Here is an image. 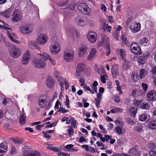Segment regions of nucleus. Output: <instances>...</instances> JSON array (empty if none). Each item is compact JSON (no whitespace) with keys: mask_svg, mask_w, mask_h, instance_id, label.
I'll return each instance as SVG.
<instances>
[{"mask_svg":"<svg viewBox=\"0 0 156 156\" xmlns=\"http://www.w3.org/2000/svg\"><path fill=\"white\" fill-rule=\"evenodd\" d=\"M44 57V53L43 55L41 53L38 54L37 56L33 60V65L36 68H44L46 65V63L45 61L43 59Z\"/></svg>","mask_w":156,"mask_h":156,"instance_id":"1","label":"nucleus"},{"mask_svg":"<svg viewBox=\"0 0 156 156\" xmlns=\"http://www.w3.org/2000/svg\"><path fill=\"white\" fill-rule=\"evenodd\" d=\"M31 150L27 146H25L22 151L23 156H41L40 154L37 151L31 152Z\"/></svg>","mask_w":156,"mask_h":156,"instance_id":"2","label":"nucleus"},{"mask_svg":"<svg viewBox=\"0 0 156 156\" xmlns=\"http://www.w3.org/2000/svg\"><path fill=\"white\" fill-rule=\"evenodd\" d=\"M77 8L81 12L84 14L89 15L90 14V9L87 4L85 3H80L77 6Z\"/></svg>","mask_w":156,"mask_h":156,"instance_id":"3","label":"nucleus"},{"mask_svg":"<svg viewBox=\"0 0 156 156\" xmlns=\"http://www.w3.org/2000/svg\"><path fill=\"white\" fill-rule=\"evenodd\" d=\"M74 51L73 50H66L63 56L64 59L67 62H70L74 57Z\"/></svg>","mask_w":156,"mask_h":156,"instance_id":"4","label":"nucleus"},{"mask_svg":"<svg viewBox=\"0 0 156 156\" xmlns=\"http://www.w3.org/2000/svg\"><path fill=\"white\" fill-rule=\"evenodd\" d=\"M47 148L53 151H56L58 152L57 154L59 156H69V154L62 152V150L59 148L54 146L51 144H49L47 147Z\"/></svg>","mask_w":156,"mask_h":156,"instance_id":"5","label":"nucleus"},{"mask_svg":"<svg viewBox=\"0 0 156 156\" xmlns=\"http://www.w3.org/2000/svg\"><path fill=\"white\" fill-rule=\"evenodd\" d=\"M85 66L84 64L79 63L78 64L76 68L75 76L77 78H80L81 73L84 72Z\"/></svg>","mask_w":156,"mask_h":156,"instance_id":"6","label":"nucleus"},{"mask_svg":"<svg viewBox=\"0 0 156 156\" xmlns=\"http://www.w3.org/2000/svg\"><path fill=\"white\" fill-rule=\"evenodd\" d=\"M11 47L12 48L10 52L11 56L14 58L19 57L21 54V51L19 48L13 45H11Z\"/></svg>","mask_w":156,"mask_h":156,"instance_id":"7","label":"nucleus"},{"mask_svg":"<svg viewBox=\"0 0 156 156\" xmlns=\"http://www.w3.org/2000/svg\"><path fill=\"white\" fill-rule=\"evenodd\" d=\"M61 48V46L59 43L54 42L52 44L50 50L52 54H56L59 52Z\"/></svg>","mask_w":156,"mask_h":156,"instance_id":"8","label":"nucleus"},{"mask_svg":"<svg viewBox=\"0 0 156 156\" xmlns=\"http://www.w3.org/2000/svg\"><path fill=\"white\" fill-rule=\"evenodd\" d=\"M130 49L132 53L136 55H140L142 53L140 46L133 43L130 44Z\"/></svg>","mask_w":156,"mask_h":156,"instance_id":"9","label":"nucleus"},{"mask_svg":"<svg viewBox=\"0 0 156 156\" xmlns=\"http://www.w3.org/2000/svg\"><path fill=\"white\" fill-rule=\"evenodd\" d=\"M147 100L148 101H154L156 100V92L154 90H151L148 91L146 95Z\"/></svg>","mask_w":156,"mask_h":156,"instance_id":"10","label":"nucleus"},{"mask_svg":"<svg viewBox=\"0 0 156 156\" xmlns=\"http://www.w3.org/2000/svg\"><path fill=\"white\" fill-rule=\"evenodd\" d=\"M48 40V36L43 34H41L37 39L38 43L42 45L45 44L47 42Z\"/></svg>","mask_w":156,"mask_h":156,"instance_id":"11","label":"nucleus"},{"mask_svg":"<svg viewBox=\"0 0 156 156\" xmlns=\"http://www.w3.org/2000/svg\"><path fill=\"white\" fill-rule=\"evenodd\" d=\"M33 30L32 26L31 25H26L20 28V32L23 34L30 33Z\"/></svg>","mask_w":156,"mask_h":156,"instance_id":"12","label":"nucleus"},{"mask_svg":"<svg viewBox=\"0 0 156 156\" xmlns=\"http://www.w3.org/2000/svg\"><path fill=\"white\" fill-rule=\"evenodd\" d=\"M30 57V52L27 50L26 51L23 55L21 61L23 64L27 65L28 63Z\"/></svg>","mask_w":156,"mask_h":156,"instance_id":"13","label":"nucleus"},{"mask_svg":"<svg viewBox=\"0 0 156 156\" xmlns=\"http://www.w3.org/2000/svg\"><path fill=\"white\" fill-rule=\"evenodd\" d=\"M96 34L94 32H89L87 35L88 40L92 43H95L96 41Z\"/></svg>","mask_w":156,"mask_h":156,"instance_id":"14","label":"nucleus"},{"mask_svg":"<svg viewBox=\"0 0 156 156\" xmlns=\"http://www.w3.org/2000/svg\"><path fill=\"white\" fill-rule=\"evenodd\" d=\"M12 20L14 22H17L20 20L21 15L19 11L17 10L14 11V15H13Z\"/></svg>","mask_w":156,"mask_h":156,"instance_id":"15","label":"nucleus"},{"mask_svg":"<svg viewBox=\"0 0 156 156\" xmlns=\"http://www.w3.org/2000/svg\"><path fill=\"white\" fill-rule=\"evenodd\" d=\"M109 38L108 37H105L99 43V45H103L105 46L107 50H109L110 48L109 47Z\"/></svg>","mask_w":156,"mask_h":156,"instance_id":"16","label":"nucleus"},{"mask_svg":"<svg viewBox=\"0 0 156 156\" xmlns=\"http://www.w3.org/2000/svg\"><path fill=\"white\" fill-rule=\"evenodd\" d=\"M14 8L13 6H11L7 10L0 13V15L6 18H9L10 16V13Z\"/></svg>","mask_w":156,"mask_h":156,"instance_id":"17","label":"nucleus"},{"mask_svg":"<svg viewBox=\"0 0 156 156\" xmlns=\"http://www.w3.org/2000/svg\"><path fill=\"white\" fill-rule=\"evenodd\" d=\"M140 23L132 24L130 29L134 33H136L140 30Z\"/></svg>","mask_w":156,"mask_h":156,"instance_id":"18","label":"nucleus"},{"mask_svg":"<svg viewBox=\"0 0 156 156\" xmlns=\"http://www.w3.org/2000/svg\"><path fill=\"white\" fill-rule=\"evenodd\" d=\"M87 47L84 45L80 46L78 51L79 55L80 57L83 56L87 52Z\"/></svg>","mask_w":156,"mask_h":156,"instance_id":"19","label":"nucleus"},{"mask_svg":"<svg viewBox=\"0 0 156 156\" xmlns=\"http://www.w3.org/2000/svg\"><path fill=\"white\" fill-rule=\"evenodd\" d=\"M44 98V96H41L39 97L38 99V103L40 107L41 108H44L47 104L45 98Z\"/></svg>","mask_w":156,"mask_h":156,"instance_id":"20","label":"nucleus"},{"mask_svg":"<svg viewBox=\"0 0 156 156\" xmlns=\"http://www.w3.org/2000/svg\"><path fill=\"white\" fill-rule=\"evenodd\" d=\"M97 53V50L95 48H92L90 50L89 54L87 57V59L91 60L95 56Z\"/></svg>","mask_w":156,"mask_h":156,"instance_id":"21","label":"nucleus"},{"mask_svg":"<svg viewBox=\"0 0 156 156\" xmlns=\"http://www.w3.org/2000/svg\"><path fill=\"white\" fill-rule=\"evenodd\" d=\"M43 59L44 61H46L48 59L53 65H55V64L56 61L53 58L51 57L49 55L46 53H44Z\"/></svg>","mask_w":156,"mask_h":156,"instance_id":"22","label":"nucleus"},{"mask_svg":"<svg viewBox=\"0 0 156 156\" xmlns=\"http://www.w3.org/2000/svg\"><path fill=\"white\" fill-rule=\"evenodd\" d=\"M119 68L117 64L113 65L111 69L112 76L113 78L115 77L118 74Z\"/></svg>","mask_w":156,"mask_h":156,"instance_id":"23","label":"nucleus"},{"mask_svg":"<svg viewBox=\"0 0 156 156\" xmlns=\"http://www.w3.org/2000/svg\"><path fill=\"white\" fill-rule=\"evenodd\" d=\"M38 43L34 41H31V42L28 41V47L32 48H35L38 50L40 49V48L38 45Z\"/></svg>","mask_w":156,"mask_h":156,"instance_id":"24","label":"nucleus"},{"mask_svg":"<svg viewBox=\"0 0 156 156\" xmlns=\"http://www.w3.org/2000/svg\"><path fill=\"white\" fill-rule=\"evenodd\" d=\"M75 22L80 26H83L86 24L85 22L83 20V19L79 16H77L75 18Z\"/></svg>","mask_w":156,"mask_h":156,"instance_id":"25","label":"nucleus"},{"mask_svg":"<svg viewBox=\"0 0 156 156\" xmlns=\"http://www.w3.org/2000/svg\"><path fill=\"white\" fill-rule=\"evenodd\" d=\"M150 119V116L146 114H142L139 116V120L141 122H147Z\"/></svg>","mask_w":156,"mask_h":156,"instance_id":"26","label":"nucleus"},{"mask_svg":"<svg viewBox=\"0 0 156 156\" xmlns=\"http://www.w3.org/2000/svg\"><path fill=\"white\" fill-rule=\"evenodd\" d=\"M7 33L9 38L12 41L17 43H19V41L14 38H16V36L12 32V31H7Z\"/></svg>","mask_w":156,"mask_h":156,"instance_id":"27","label":"nucleus"},{"mask_svg":"<svg viewBox=\"0 0 156 156\" xmlns=\"http://www.w3.org/2000/svg\"><path fill=\"white\" fill-rule=\"evenodd\" d=\"M46 84L48 87L51 88L55 85V81L52 79L48 78L46 81Z\"/></svg>","mask_w":156,"mask_h":156,"instance_id":"28","label":"nucleus"},{"mask_svg":"<svg viewBox=\"0 0 156 156\" xmlns=\"http://www.w3.org/2000/svg\"><path fill=\"white\" fill-rule=\"evenodd\" d=\"M137 111V107H133V106H130L129 109V112L131 115L134 117H135Z\"/></svg>","mask_w":156,"mask_h":156,"instance_id":"29","label":"nucleus"},{"mask_svg":"<svg viewBox=\"0 0 156 156\" xmlns=\"http://www.w3.org/2000/svg\"><path fill=\"white\" fill-rule=\"evenodd\" d=\"M129 153L130 154L135 155H138L140 154V152H137L136 147H134L130 149L129 151Z\"/></svg>","mask_w":156,"mask_h":156,"instance_id":"30","label":"nucleus"},{"mask_svg":"<svg viewBox=\"0 0 156 156\" xmlns=\"http://www.w3.org/2000/svg\"><path fill=\"white\" fill-rule=\"evenodd\" d=\"M76 4L74 3H70L68 6H66L64 9H66L73 11L75 9Z\"/></svg>","mask_w":156,"mask_h":156,"instance_id":"31","label":"nucleus"},{"mask_svg":"<svg viewBox=\"0 0 156 156\" xmlns=\"http://www.w3.org/2000/svg\"><path fill=\"white\" fill-rule=\"evenodd\" d=\"M56 77L60 83L59 84L62 87H63L64 83L66 81V80L64 79L63 77H60L59 75H57L56 76Z\"/></svg>","mask_w":156,"mask_h":156,"instance_id":"32","label":"nucleus"},{"mask_svg":"<svg viewBox=\"0 0 156 156\" xmlns=\"http://www.w3.org/2000/svg\"><path fill=\"white\" fill-rule=\"evenodd\" d=\"M147 72L146 70L144 69H142L140 70V78L141 79H142L144 77L146 76Z\"/></svg>","mask_w":156,"mask_h":156,"instance_id":"33","label":"nucleus"},{"mask_svg":"<svg viewBox=\"0 0 156 156\" xmlns=\"http://www.w3.org/2000/svg\"><path fill=\"white\" fill-rule=\"evenodd\" d=\"M146 59L142 57H140L137 59V62L139 65H143L145 62Z\"/></svg>","mask_w":156,"mask_h":156,"instance_id":"34","label":"nucleus"},{"mask_svg":"<svg viewBox=\"0 0 156 156\" xmlns=\"http://www.w3.org/2000/svg\"><path fill=\"white\" fill-rule=\"evenodd\" d=\"M149 127L153 129H156V120H153L150 122Z\"/></svg>","mask_w":156,"mask_h":156,"instance_id":"35","label":"nucleus"},{"mask_svg":"<svg viewBox=\"0 0 156 156\" xmlns=\"http://www.w3.org/2000/svg\"><path fill=\"white\" fill-rule=\"evenodd\" d=\"M75 29L73 28H72L69 29L67 32L68 35L72 37H73V36L75 33Z\"/></svg>","mask_w":156,"mask_h":156,"instance_id":"36","label":"nucleus"},{"mask_svg":"<svg viewBox=\"0 0 156 156\" xmlns=\"http://www.w3.org/2000/svg\"><path fill=\"white\" fill-rule=\"evenodd\" d=\"M131 77L133 80L135 82L137 81L139 78L138 74L136 73H133L131 75Z\"/></svg>","mask_w":156,"mask_h":156,"instance_id":"37","label":"nucleus"},{"mask_svg":"<svg viewBox=\"0 0 156 156\" xmlns=\"http://www.w3.org/2000/svg\"><path fill=\"white\" fill-rule=\"evenodd\" d=\"M97 72L98 74L101 76L106 75L104 69L103 68L99 69H97Z\"/></svg>","mask_w":156,"mask_h":156,"instance_id":"38","label":"nucleus"},{"mask_svg":"<svg viewBox=\"0 0 156 156\" xmlns=\"http://www.w3.org/2000/svg\"><path fill=\"white\" fill-rule=\"evenodd\" d=\"M147 147L151 150L154 149L156 147L155 144L153 143H149L148 144Z\"/></svg>","mask_w":156,"mask_h":156,"instance_id":"39","label":"nucleus"},{"mask_svg":"<svg viewBox=\"0 0 156 156\" xmlns=\"http://www.w3.org/2000/svg\"><path fill=\"white\" fill-rule=\"evenodd\" d=\"M143 129V126L141 124H138L135 128V130L137 132H141Z\"/></svg>","mask_w":156,"mask_h":156,"instance_id":"40","label":"nucleus"},{"mask_svg":"<svg viewBox=\"0 0 156 156\" xmlns=\"http://www.w3.org/2000/svg\"><path fill=\"white\" fill-rule=\"evenodd\" d=\"M140 107L141 108L144 109H148L149 108L147 103H142L140 104Z\"/></svg>","mask_w":156,"mask_h":156,"instance_id":"41","label":"nucleus"},{"mask_svg":"<svg viewBox=\"0 0 156 156\" xmlns=\"http://www.w3.org/2000/svg\"><path fill=\"white\" fill-rule=\"evenodd\" d=\"M108 77L107 75H105L103 76H101L100 77V80L102 83L104 84L106 82V78Z\"/></svg>","mask_w":156,"mask_h":156,"instance_id":"42","label":"nucleus"},{"mask_svg":"<svg viewBox=\"0 0 156 156\" xmlns=\"http://www.w3.org/2000/svg\"><path fill=\"white\" fill-rule=\"evenodd\" d=\"M20 121L21 124L22 125L24 124L26 122L25 117L23 115L21 116L20 119Z\"/></svg>","mask_w":156,"mask_h":156,"instance_id":"43","label":"nucleus"},{"mask_svg":"<svg viewBox=\"0 0 156 156\" xmlns=\"http://www.w3.org/2000/svg\"><path fill=\"white\" fill-rule=\"evenodd\" d=\"M0 147L6 150L8 148L7 144L6 142H3L0 144Z\"/></svg>","mask_w":156,"mask_h":156,"instance_id":"44","label":"nucleus"},{"mask_svg":"<svg viewBox=\"0 0 156 156\" xmlns=\"http://www.w3.org/2000/svg\"><path fill=\"white\" fill-rule=\"evenodd\" d=\"M129 67V65L128 63L125 62L122 66V69L123 70H127Z\"/></svg>","mask_w":156,"mask_h":156,"instance_id":"45","label":"nucleus"},{"mask_svg":"<svg viewBox=\"0 0 156 156\" xmlns=\"http://www.w3.org/2000/svg\"><path fill=\"white\" fill-rule=\"evenodd\" d=\"M119 55L120 57L122 59H124L126 55L125 50L123 49H121L120 50Z\"/></svg>","mask_w":156,"mask_h":156,"instance_id":"46","label":"nucleus"},{"mask_svg":"<svg viewBox=\"0 0 156 156\" xmlns=\"http://www.w3.org/2000/svg\"><path fill=\"white\" fill-rule=\"evenodd\" d=\"M115 130V131L119 134H121L123 133L122 129L119 127H116Z\"/></svg>","mask_w":156,"mask_h":156,"instance_id":"47","label":"nucleus"},{"mask_svg":"<svg viewBox=\"0 0 156 156\" xmlns=\"http://www.w3.org/2000/svg\"><path fill=\"white\" fill-rule=\"evenodd\" d=\"M68 3V1H64L63 2L58 3V5L60 7H63L67 5Z\"/></svg>","mask_w":156,"mask_h":156,"instance_id":"48","label":"nucleus"},{"mask_svg":"<svg viewBox=\"0 0 156 156\" xmlns=\"http://www.w3.org/2000/svg\"><path fill=\"white\" fill-rule=\"evenodd\" d=\"M148 41V40L146 38H144L142 39H141L140 40V44H141L144 45H145L146 43Z\"/></svg>","mask_w":156,"mask_h":156,"instance_id":"49","label":"nucleus"},{"mask_svg":"<svg viewBox=\"0 0 156 156\" xmlns=\"http://www.w3.org/2000/svg\"><path fill=\"white\" fill-rule=\"evenodd\" d=\"M68 111V110H66L62 107H60V108L59 109L57 110L58 112H61L63 114H65V113L67 112Z\"/></svg>","mask_w":156,"mask_h":156,"instance_id":"50","label":"nucleus"},{"mask_svg":"<svg viewBox=\"0 0 156 156\" xmlns=\"http://www.w3.org/2000/svg\"><path fill=\"white\" fill-rule=\"evenodd\" d=\"M12 140L13 141L15 144H20L22 143L23 140H22L20 139H12Z\"/></svg>","mask_w":156,"mask_h":156,"instance_id":"51","label":"nucleus"},{"mask_svg":"<svg viewBox=\"0 0 156 156\" xmlns=\"http://www.w3.org/2000/svg\"><path fill=\"white\" fill-rule=\"evenodd\" d=\"M67 132L69 135L70 136H71L74 133L73 129L72 127H70L69 129H68Z\"/></svg>","mask_w":156,"mask_h":156,"instance_id":"52","label":"nucleus"},{"mask_svg":"<svg viewBox=\"0 0 156 156\" xmlns=\"http://www.w3.org/2000/svg\"><path fill=\"white\" fill-rule=\"evenodd\" d=\"M142 87L144 92H146L148 88V85L147 84L143 83H142Z\"/></svg>","mask_w":156,"mask_h":156,"instance_id":"53","label":"nucleus"},{"mask_svg":"<svg viewBox=\"0 0 156 156\" xmlns=\"http://www.w3.org/2000/svg\"><path fill=\"white\" fill-rule=\"evenodd\" d=\"M99 127L100 129H101V132L105 133H107V131L103 127V126L101 125H100L99 126Z\"/></svg>","mask_w":156,"mask_h":156,"instance_id":"54","label":"nucleus"},{"mask_svg":"<svg viewBox=\"0 0 156 156\" xmlns=\"http://www.w3.org/2000/svg\"><path fill=\"white\" fill-rule=\"evenodd\" d=\"M126 121L128 123L131 124V125H133L135 124V122L133 120L130 118L127 119L126 120Z\"/></svg>","mask_w":156,"mask_h":156,"instance_id":"55","label":"nucleus"},{"mask_svg":"<svg viewBox=\"0 0 156 156\" xmlns=\"http://www.w3.org/2000/svg\"><path fill=\"white\" fill-rule=\"evenodd\" d=\"M65 105H66L67 108H69L70 106L69 105V100L67 96H66V101L65 102Z\"/></svg>","mask_w":156,"mask_h":156,"instance_id":"56","label":"nucleus"},{"mask_svg":"<svg viewBox=\"0 0 156 156\" xmlns=\"http://www.w3.org/2000/svg\"><path fill=\"white\" fill-rule=\"evenodd\" d=\"M17 152V150L15 147L12 146L11 148V153L12 154H14Z\"/></svg>","mask_w":156,"mask_h":156,"instance_id":"57","label":"nucleus"},{"mask_svg":"<svg viewBox=\"0 0 156 156\" xmlns=\"http://www.w3.org/2000/svg\"><path fill=\"white\" fill-rule=\"evenodd\" d=\"M115 122L116 124L118 125H121L122 123L121 120L118 118L116 119Z\"/></svg>","mask_w":156,"mask_h":156,"instance_id":"58","label":"nucleus"},{"mask_svg":"<svg viewBox=\"0 0 156 156\" xmlns=\"http://www.w3.org/2000/svg\"><path fill=\"white\" fill-rule=\"evenodd\" d=\"M95 101L96 102L95 103V104L96 105L97 107V108H98L99 107V105L100 103V100L99 99H98L97 98L95 99Z\"/></svg>","mask_w":156,"mask_h":156,"instance_id":"59","label":"nucleus"},{"mask_svg":"<svg viewBox=\"0 0 156 156\" xmlns=\"http://www.w3.org/2000/svg\"><path fill=\"white\" fill-rule=\"evenodd\" d=\"M6 150L2 149L0 147V156L3 155L6 152Z\"/></svg>","mask_w":156,"mask_h":156,"instance_id":"60","label":"nucleus"},{"mask_svg":"<svg viewBox=\"0 0 156 156\" xmlns=\"http://www.w3.org/2000/svg\"><path fill=\"white\" fill-rule=\"evenodd\" d=\"M149 153L150 156H156V151H155L151 150L149 152Z\"/></svg>","mask_w":156,"mask_h":156,"instance_id":"61","label":"nucleus"},{"mask_svg":"<svg viewBox=\"0 0 156 156\" xmlns=\"http://www.w3.org/2000/svg\"><path fill=\"white\" fill-rule=\"evenodd\" d=\"M73 146V145L72 144H68L66 146L65 148L67 149L69 151V150L71 149V148H72Z\"/></svg>","mask_w":156,"mask_h":156,"instance_id":"62","label":"nucleus"},{"mask_svg":"<svg viewBox=\"0 0 156 156\" xmlns=\"http://www.w3.org/2000/svg\"><path fill=\"white\" fill-rule=\"evenodd\" d=\"M71 126L75 128L76 127V120H72L71 121Z\"/></svg>","mask_w":156,"mask_h":156,"instance_id":"63","label":"nucleus"},{"mask_svg":"<svg viewBox=\"0 0 156 156\" xmlns=\"http://www.w3.org/2000/svg\"><path fill=\"white\" fill-rule=\"evenodd\" d=\"M114 98V101L115 102H117V103H119V102L120 98L119 96H117V95L115 96Z\"/></svg>","mask_w":156,"mask_h":156,"instance_id":"64","label":"nucleus"}]
</instances>
